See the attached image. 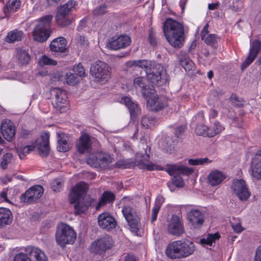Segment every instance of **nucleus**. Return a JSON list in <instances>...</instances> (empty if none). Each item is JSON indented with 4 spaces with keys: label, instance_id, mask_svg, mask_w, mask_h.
<instances>
[{
    "label": "nucleus",
    "instance_id": "6e6d98bb",
    "mask_svg": "<svg viewBox=\"0 0 261 261\" xmlns=\"http://www.w3.org/2000/svg\"><path fill=\"white\" fill-rule=\"evenodd\" d=\"M13 261H31V259L28 257L27 254L19 253L15 256Z\"/></svg>",
    "mask_w": 261,
    "mask_h": 261
},
{
    "label": "nucleus",
    "instance_id": "4468645a",
    "mask_svg": "<svg viewBox=\"0 0 261 261\" xmlns=\"http://www.w3.org/2000/svg\"><path fill=\"white\" fill-rule=\"evenodd\" d=\"M67 40L63 37L54 39L49 45L52 55L56 57H61L62 54L65 53L67 50Z\"/></svg>",
    "mask_w": 261,
    "mask_h": 261
},
{
    "label": "nucleus",
    "instance_id": "052dcab7",
    "mask_svg": "<svg viewBox=\"0 0 261 261\" xmlns=\"http://www.w3.org/2000/svg\"><path fill=\"white\" fill-rule=\"evenodd\" d=\"M186 125H180L176 127L175 129V135L177 137H179L182 135L186 129Z\"/></svg>",
    "mask_w": 261,
    "mask_h": 261
},
{
    "label": "nucleus",
    "instance_id": "338daca9",
    "mask_svg": "<svg viewBox=\"0 0 261 261\" xmlns=\"http://www.w3.org/2000/svg\"><path fill=\"white\" fill-rule=\"evenodd\" d=\"M164 198L162 196H158L155 199V204L154 206L161 208L162 204L164 202Z\"/></svg>",
    "mask_w": 261,
    "mask_h": 261
},
{
    "label": "nucleus",
    "instance_id": "a18cd8bd",
    "mask_svg": "<svg viewBox=\"0 0 261 261\" xmlns=\"http://www.w3.org/2000/svg\"><path fill=\"white\" fill-rule=\"evenodd\" d=\"M34 149V147L31 145H28L23 147H20L17 148V153L20 159H23V158L30 153Z\"/></svg>",
    "mask_w": 261,
    "mask_h": 261
},
{
    "label": "nucleus",
    "instance_id": "3c124183",
    "mask_svg": "<svg viewBox=\"0 0 261 261\" xmlns=\"http://www.w3.org/2000/svg\"><path fill=\"white\" fill-rule=\"evenodd\" d=\"M78 80L75 74L67 73L66 75V82L70 85H74L77 83Z\"/></svg>",
    "mask_w": 261,
    "mask_h": 261
},
{
    "label": "nucleus",
    "instance_id": "bf43d9fd",
    "mask_svg": "<svg viewBox=\"0 0 261 261\" xmlns=\"http://www.w3.org/2000/svg\"><path fill=\"white\" fill-rule=\"evenodd\" d=\"M78 43L83 47H87L89 45V42L84 36H80L77 38Z\"/></svg>",
    "mask_w": 261,
    "mask_h": 261
},
{
    "label": "nucleus",
    "instance_id": "4c0bfd02",
    "mask_svg": "<svg viewBox=\"0 0 261 261\" xmlns=\"http://www.w3.org/2000/svg\"><path fill=\"white\" fill-rule=\"evenodd\" d=\"M167 185L170 190L173 191L174 189H172L173 186L178 188H181L184 187L185 183L182 177L178 175L174 176L172 179V182H168Z\"/></svg>",
    "mask_w": 261,
    "mask_h": 261
},
{
    "label": "nucleus",
    "instance_id": "9b49d317",
    "mask_svg": "<svg viewBox=\"0 0 261 261\" xmlns=\"http://www.w3.org/2000/svg\"><path fill=\"white\" fill-rule=\"evenodd\" d=\"M113 244L112 238L108 236H105L92 242L90 245V250L92 252L101 255L107 250L110 249Z\"/></svg>",
    "mask_w": 261,
    "mask_h": 261
},
{
    "label": "nucleus",
    "instance_id": "e433bc0d",
    "mask_svg": "<svg viewBox=\"0 0 261 261\" xmlns=\"http://www.w3.org/2000/svg\"><path fill=\"white\" fill-rule=\"evenodd\" d=\"M208 137L212 138L222 132L224 129V127L221 125L220 122L215 121L213 127L211 128L208 127Z\"/></svg>",
    "mask_w": 261,
    "mask_h": 261
},
{
    "label": "nucleus",
    "instance_id": "79ce46f5",
    "mask_svg": "<svg viewBox=\"0 0 261 261\" xmlns=\"http://www.w3.org/2000/svg\"><path fill=\"white\" fill-rule=\"evenodd\" d=\"M220 235L218 233L214 234H208L206 239H202L200 240V242L202 244H206L212 246L213 243H215V240L219 239Z\"/></svg>",
    "mask_w": 261,
    "mask_h": 261
},
{
    "label": "nucleus",
    "instance_id": "cd10ccee",
    "mask_svg": "<svg viewBox=\"0 0 261 261\" xmlns=\"http://www.w3.org/2000/svg\"><path fill=\"white\" fill-rule=\"evenodd\" d=\"M225 178V175L222 172L215 170L209 174L207 179L210 185L214 187L220 184Z\"/></svg>",
    "mask_w": 261,
    "mask_h": 261
},
{
    "label": "nucleus",
    "instance_id": "2f4dec72",
    "mask_svg": "<svg viewBox=\"0 0 261 261\" xmlns=\"http://www.w3.org/2000/svg\"><path fill=\"white\" fill-rule=\"evenodd\" d=\"M21 1L20 0H9L4 8V12L6 15L17 11L20 8Z\"/></svg>",
    "mask_w": 261,
    "mask_h": 261
},
{
    "label": "nucleus",
    "instance_id": "37998d69",
    "mask_svg": "<svg viewBox=\"0 0 261 261\" xmlns=\"http://www.w3.org/2000/svg\"><path fill=\"white\" fill-rule=\"evenodd\" d=\"M38 64L40 66H44L45 65H53L55 66L57 64V62L54 60L44 55L42 56L38 60Z\"/></svg>",
    "mask_w": 261,
    "mask_h": 261
},
{
    "label": "nucleus",
    "instance_id": "69168bd1",
    "mask_svg": "<svg viewBox=\"0 0 261 261\" xmlns=\"http://www.w3.org/2000/svg\"><path fill=\"white\" fill-rule=\"evenodd\" d=\"M204 114L202 111H200L197 113V114L193 117V121L201 122L204 121Z\"/></svg>",
    "mask_w": 261,
    "mask_h": 261
},
{
    "label": "nucleus",
    "instance_id": "603ef678",
    "mask_svg": "<svg viewBox=\"0 0 261 261\" xmlns=\"http://www.w3.org/2000/svg\"><path fill=\"white\" fill-rule=\"evenodd\" d=\"M12 158V154L11 153H7L3 156L2 162L1 163V167L5 169L7 168L8 165L11 162Z\"/></svg>",
    "mask_w": 261,
    "mask_h": 261
},
{
    "label": "nucleus",
    "instance_id": "f8f14e48",
    "mask_svg": "<svg viewBox=\"0 0 261 261\" xmlns=\"http://www.w3.org/2000/svg\"><path fill=\"white\" fill-rule=\"evenodd\" d=\"M232 189L235 195L242 201H247L250 197L251 193L243 179L234 180Z\"/></svg>",
    "mask_w": 261,
    "mask_h": 261
},
{
    "label": "nucleus",
    "instance_id": "ea45409f",
    "mask_svg": "<svg viewBox=\"0 0 261 261\" xmlns=\"http://www.w3.org/2000/svg\"><path fill=\"white\" fill-rule=\"evenodd\" d=\"M58 135V145L57 148L59 151L66 152L69 149V145L67 141L61 137V135Z\"/></svg>",
    "mask_w": 261,
    "mask_h": 261
},
{
    "label": "nucleus",
    "instance_id": "2eb2a0df",
    "mask_svg": "<svg viewBox=\"0 0 261 261\" xmlns=\"http://www.w3.org/2000/svg\"><path fill=\"white\" fill-rule=\"evenodd\" d=\"M149 154L145 151V153H138L136 156V165L140 168L149 171L157 169L158 166L149 161Z\"/></svg>",
    "mask_w": 261,
    "mask_h": 261
},
{
    "label": "nucleus",
    "instance_id": "5fc2aeb1",
    "mask_svg": "<svg viewBox=\"0 0 261 261\" xmlns=\"http://www.w3.org/2000/svg\"><path fill=\"white\" fill-rule=\"evenodd\" d=\"M243 7V2L242 0H234L231 6L232 10L235 11H239L242 9Z\"/></svg>",
    "mask_w": 261,
    "mask_h": 261
},
{
    "label": "nucleus",
    "instance_id": "dca6fc26",
    "mask_svg": "<svg viewBox=\"0 0 261 261\" xmlns=\"http://www.w3.org/2000/svg\"><path fill=\"white\" fill-rule=\"evenodd\" d=\"M168 230L170 233L176 236H180L184 233V227L179 217L172 216L169 222Z\"/></svg>",
    "mask_w": 261,
    "mask_h": 261
},
{
    "label": "nucleus",
    "instance_id": "13d9d810",
    "mask_svg": "<svg viewBox=\"0 0 261 261\" xmlns=\"http://www.w3.org/2000/svg\"><path fill=\"white\" fill-rule=\"evenodd\" d=\"M134 85L136 88H140L142 89L143 86L145 85V84L143 83V77H137L134 79Z\"/></svg>",
    "mask_w": 261,
    "mask_h": 261
},
{
    "label": "nucleus",
    "instance_id": "f257e3e1",
    "mask_svg": "<svg viewBox=\"0 0 261 261\" xmlns=\"http://www.w3.org/2000/svg\"><path fill=\"white\" fill-rule=\"evenodd\" d=\"M131 63L133 66L144 69L148 81L153 85L163 86L169 82L167 70L161 64L146 60H135Z\"/></svg>",
    "mask_w": 261,
    "mask_h": 261
},
{
    "label": "nucleus",
    "instance_id": "4be33fe9",
    "mask_svg": "<svg viewBox=\"0 0 261 261\" xmlns=\"http://www.w3.org/2000/svg\"><path fill=\"white\" fill-rule=\"evenodd\" d=\"M252 175L255 179H261V149L252 158L251 162Z\"/></svg>",
    "mask_w": 261,
    "mask_h": 261
},
{
    "label": "nucleus",
    "instance_id": "49530a36",
    "mask_svg": "<svg viewBox=\"0 0 261 261\" xmlns=\"http://www.w3.org/2000/svg\"><path fill=\"white\" fill-rule=\"evenodd\" d=\"M212 162L211 160H210L207 158H199L196 159H189L188 163L191 165H203L204 164L210 163Z\"/></svg>",
    "mask_w": 261,
    "mask_h": 261
},
{
    "label": "nucleus",
    "instance_id": "de8ad7c7",
    "mask_svg": "<svg viewBox=\"0 0 261 261\" xmlns=\"http://www.w3.org/2000/svg\"><path fill=\"white\" fill-rule=\"evenodd\" d=\"M218 37L214 34H208L204 39V42L208 45L214 46L217 42Z\"/></svg>",
    "mask_w": 261,
    "mask_h": 261
},
{
    "label": "nucleus",
    "instance_id": "6e6552de",
    "mask_svg": "<svg viewBox=\"0 0 261 261\" xmlns=\"http://www.w3.org/2000/svg\"><path fill=\"white\" fill-rule=\"evenodd\" d=\"M86 161L87 164L91 167L105 168L112 163V158L109 153L97 152L90 154Z\"/></svg>",
    "mask_w": 261,
    "mask_h": 261
},
{
    "label": "nucleus",
    "instance_id": "f704fd0d",
    "mask_svg": "<svg viewBox=\"0 0 261 261\" xmlns=\"http://www.w3.org/2000/svg\"><path fill=\"white\" fill-rule=\"evenodd\" d=\"M55 19L58 25L61 27L68 26L71 23V19L67 15L57 13Z\"/></svg>",
    "mask_w": 261,
    "mask_h": 261
},
{
    "label": "nucleus",
    "instance_id": "f03ea898",
    "mask_svg": "<svg viewBox=\"0 0 261 261\" xmlns=\"http://www.w3.org/2000/svg\"><path fill=\"white\" fill-rule=\"evenodd\" d=\"M163 31L166 39L173 47L180 48L184 45V29L183 25L171 18L164 22Z\"/></svg>",
    "mask_w": 261,
    "mask_h": 261
},
{
    "label": "nucleus",
    "instance_id": "7c9ffc66",
    "mask_svg": "<svg viewBox=\"0 0 261 261\" xmlns=\"http://www.w3.org/2000/svg\"><path fill=\"white\" fill-rule=\"evenodd\" d=\"M121 102L124 103L127 107L132 117H135L136 115L139 112L138 105L132 101L130 97H124L121 98Z\"/></svg>",
    "mask_w": 261,
    "mask_h": 261
},
{
    "label": "nucleus",
    "instance_id": "c756f323",
    "mask_svg": "<svg viewBox=\"0 0 261 261\" xmlns=\"http://www.w3.org/2000/svg\"><path fill=\"white\" fill-rule=\"evenodd\" d=\"M115 199V196L113 193L110 191H105L102 194L96 208L97 210L107 203H113Z\"/></svg>",
    "mask_w": 261,
    "mask_h": 261
},
{
    "label": "nucleus",
    "instance_id": "774afa93",
    "mask_svg": "<svg viewBox=\"0 0 261 261\" xmlns=\"http://www.w3.org/2000/svg\"><path fill=\"white\" fill-rule=\"evenodd\" d=\"M254 261H261V246H258L256 249Z\"/></svg>",
    "mask_w": 261,
    "mask_h": 261
},
{
    "label": "nucleus",
    "instance_id": "bb28decb",
    "mask_svg": "<svg viewBox=\"0 0 261 261\" xmlns=\"http://www.w3.org/2000/svg\"><path fill=\"white\" fill-rule=\"evenodd\" d=\"M42 142L38 146V152L42 158L47 157L49 153V135L45 133L41 135Z\"/></svg>",
    "mask_w": 261,
    "mask_h": 261
},
{
    "label": "nucleus",
    "instance_id": "72a5a7b5",
    "mask_svg": "<svg viewBox=\"0 0 261 261\" xmlns=\"http://www.w3.org/2000/svg\"><path fill=\"white\" fill-rule=\"evenodd\" d=\"M17 58L19 63L21 65L28 64L31 60L29 53L22 49L17 50Z\"/></svg>",
    "mask_w": 261,
    "mask_h": 261
},
{
    "label": "nucleus",
    "instance_id": "ddd939ff",
    "mask_svg": "<svg viewBox=\"0 0 261 261\" xmlns=\"http://www.w3.org/2000/svg\"><path fill=\"white\" fill-rule=\"evenodd\" d=\"M43 193V188L40 185H35L28 189L20 197V200L25 203H32L40 198Z\"/></svg>",
    "mask_w": 261,
    "mask_h": 261
},
{
    "label": "nucleus",
    "instance_id": "f3484780",
    "mask_svg": "<svg viewBox=\"0 0 261 261\" xmlns=\"http://www.w3.org/2000/svg\"><path fill=\"white\" fill-rule=\"evenodd\" d=\"M1 132L4 138L8 141H12L15 137V127L9 119L3 120L1 125Z\"/></svg>",
    "mask_w": 261,
    "mask_h": 261
},
{
    "label": "nucleus",
    "instance_id": "4d7b16f0",
    "mask_svg": "<svg viewBox=\"0 0 261 261\" xmlns=\"http://www.w3.org/2000/svg\"><path fill=\"white\" fill-rule=\"evenodd\" d=\"M62 187V183L59 179H55L51 184V189L54 191H59Z\"/></svg>",
    "mask_w": 261,
    "mask_h": 261
},
{
    "label": "nucleus",
    "instance_id": "c03bdc74",
    "mask_svg": "<svg viewBox=\"0 0 261 261\" xmlns=\"http://www.w3.org/2000/svg\"><path fill=\"white\" fill-rule=\"evenodd\" d=\"M195 133L198 136L207 137L208 135V127L203 124L197 125L195 128Z\"/></svg>",
    "mask_w": 261,
    "mask_h": 261
},
{
    "label": "nucleus",
    "instance_id": "8fccbe9b",
    "mask_svg": "<svg viewBox=\"0 0 261 261\" xmlns=\"http://www.w3.org/2000/svg\"><path fill=\"white\" fill-rule=\"evenodd\" d=\"M230 100L232 105L235 107H241L244 105V101L236 94H232Z\"/></svg>",
    "mask_w": 261,
    "mask_h": 261
},
{
    "label": "nucleus",
    "instance_id": "412c9836",
    "mask_svg": "<svg viewBox=\"0 0 261 261\" xmlns=\"http://www.w3.org/2000/svg\"><path fill=\"white\" fill-rule=\"evenodd\" d=\"M187 219L194 227H200L204 222V214L197 209H193L187 213Z\"/></svg>",
    "mask_w": 261,
    "mask_h": 261
},
{
    "label": "nucleus",
    "instance_id": "9d476101",
    "mask_svg": "<svg viewBox=\"0 0 261 261\" xmlns=\"http://www.w3.org/2000/svg\"><path fill=\"white\" fill-rule=\"evenodd\" d=\"M123 215L127 222L131 231L137 232L140 227V218L135 210L129 205H125L122 209Z\"/></svg>",
    "mask_w": 261,
    "mask_h": 261
},
{
    "label": "nucleus",
    "instance_id": "a878e982",
    "mask_svg": "<svg viewBox=\"0 0 261 261\" xmlns=\"http://www.w3.org/2000/svg\"><path fill=\"white\" fill-rule=\"evenodd\" d=\"M147 105L154 111H159L167 106L164 98L159 97L158 95L153 96L152 97L147 99Z\"/></svg>",
    "mask_w": 261,
    "mask_h": 261
},
{
    "label": "nucleus",
    "instance_id": "c85d7f7f",
    "mask_svg": "<svg viewBox=\"0 0 261 261\" xmlns=\"http://www.w3.org/2000/svg\"><path fill=\"white\" fill-rule=\"evenodd\" d=\"M23 37V33L22 31L14 30L8 33L5 38V41L9 43H13L16 41H20Z\"/></svg>",
    "mask_w": 261,
    "mask_h": 261
},
{
    "label": "nucleus",
    "instance_id": "864d4df0",
    "mask_svg": "<svg viewBox=\"0 0 261 261\" xmlns=\"http://www.w3.org/2000/svg\"><path fill=\"white\" fill-rule=\"evenodd\" d=\"M255 58L256 57L254 56V55L249 53L248 57L246 58L241 65V69L244 70L245 68L248 67L254 60Z\"/></svg>",
    "mask_w": 261,
    "mask_h": 261
},
{
    "label": "nucleus",
    "instance_id": "473e14b6",
    "mask_svg": "<svg viewBox=\"0 0 261 261\" xmlns=\"http://www.w3.org/2000/svg\"><path fill=\"white\" fill-rule=\"evenodd\" d=\"M75 5V1L72 0L69 1L59 8L57 13L69 16L70 13L74 9Z\"/></svg>",
    "mask_w": 261,
    "mask_h": 261
},
{
    "label": "nucleus",
    "instance_id": "6ab92c4d",
    "mask_svg": "<svg viewBox=\"0 0 261 261\" xmlns=\"http://www.w3.org/2000/svg\"><path fill=\"white\" fill-rule=\"evenodd\" d=\"M165 170L171 176H178L181 174L184 175H189L193 172V169L182 165H169L165 168Z\"/></svg>",
    "mask_w": 261,
    "mask_h": 261
},
{
    "label": "nucleus",
    "instance_id": "680f3d73",
    "mask_svg": "<svg viewBox=\"0 0 261 261\" xmlns=\"http://www.w3.org/2000/svg\"><path fill=\"white\" fill-rule=\"evenodd\" d=\"M107 12V7L105 5L100 6L98 8L96 9L93 13L95 15H103Z\"/></svg>",
    "mask_w": 261,
    "mask_h": 261
},
{
    "label": "nucleus",
    "instance_id": "b1692460",
    "mask_svg": "<svg viewBox=\"0 0 261 261\" xmlns=\"http://www.w3.org/2000/svg\"><path fill=\"white\" fill-rule=\"evenodd\" d=\"M25 252L30 256L31 261H47L44 252L38 247H28Z\"/></svg>",
    "mask_w": 261,
    "mask_h": 261
},
{
    "label": "nucleus",
    "instance_id": "aec40b11",
    "mask_svg": "<svg viewBox=\"0 0 261 261\" xmlns=\"http://www.w3.org/2000/svg\"><path fill=\"white\" fill-rule=\"evenodd\" d=\"M130 43L131 39L129 36L121 35L116 39L113 38L109 43V47L112 50H118L127 47Z\"/></svg>",
    "mask_w": 261,
    "mask_h": 261
},
{
    "label": "nucleus",
    "instance_id": "20e7f679",
    "mask_svg": "<svg viewBox=\"0 0 261 261\" xmlns=\"http://www.w3.org/2000/svg\"><path fill=\"white\" fill-rule=\"evenodd\" d=\"M88 189V185L84 181L79 182L71 189L69 199L71 204H74V213L79 215L88 208V205L84 201L83 197Z\"/></svg>",
    "mask_w": 261,
    "mask_h": 261
},
{
    "label": "nucleus",
    "instance_id": "39448f33",
    "mask_svg": "<svg viewBox=\"0 0 261 261\" xmlns=\"http://www.w3.org/2000/svg\"><path fill=\"white\" fill-rule=\"evenodd\" d=\"M55 236L57 244L64 247L66 245L72 244L75 242L76 233L73 227L62 223L58 226Z\"/></svg>",
    "mask_w": 261,
    "mask_h": 261
},
{
    "label": "nucleus",
    "instance_id": "58836bf2",
    "mask_svg": "<svg viewBox=\"0 0 261 261\" xmlns=\"http://www.w3.org/2000/svg\"><path fill=\"white\" fill-rule=\"evenodd\" d=\"M141 93L143 96L145 98L148 97L150 98L152 97L153 96H156L157 95L153 87H150L149 86L146 85L141 89Z\"/></svg>",
    "mask_w": 261,
    "mask_h": 261
},
{
    "label": "nucleus",
    "instance_id": "0eeeda50",
    "mask_svg": "<svg viewBox=\"0 0 261 261\" xmlns=\"http://www.w3.org/2000/svg\"><path fill=\"white\" fill-rule=\"evenodd\" d=\"M90 73L98 82L107 81L110 78L111 68L107 63L98 61L91 65Z\"/></svg>",
    "mask_w": 261,
    "mask_h": 261
},
{
    "label": "nucleus",
    "instance_id": "7ed1b4c3",
    "mask_svg": "<svg viewBox=\"0 0 261 261\" xmlns=\"http://www.w3.org/2000/svg\"><path fill=\"white\" fill-rule=\"evenodd\" d=\"M196 250L193 242L188 239L174 241L166 249V255L171 259H179L193 254Z\"/></svg>",
    "mask_w": 261,
    "mask_h": 261
},
{
    "label": "nucleus",
    "instance_id": "5701e85b",
    "mask_svg": "<svg viewBox=\"0 0 261 261\" xmlns=\"http://www.w3.org/2000/svg\"><path fill=\"white\" fill-rule=\"evenodd\" d=\"M92 141L90 136L87 134H82L79 138L76 147L79 152L84 153L91 151Z\"/></svg>",
    "mask_w": 261,
    "mask_h": 261
},
{
    "label": "nucleus",
    "instance_id": "393cba45",
    "mask_svg": "<svg viewBox=\"0 0 261 261\" xmlns=\"http://www.w3.org/2000/svg\"><path fill=\"white\" fill-rule=\"evenodd\" d=\"M13 219L11 211L5 207H0V228L10 225Z\"/></svg>",
    "mask_w": 261,
    "mask_h": 261
},
{
    "label": "nucleus",
    "instance_id": "a19ab883",
    "mask_svg": "<svg viewBox=\"0 0 261 261\" xmlns=\"http://www.w3.org/2000/svg\"><path fill=\"white\" fill-rule=\"evenodd\" d=\"M261 49V42L258 40H254L251 42L249 53L256 57Z\"/></svg>",
    "mask_w": 261,
    "mask_h": 261
},
{
    "label": "nucleus",
    "instance_id": "a211bd4d",
    "mask_svg": "<svg viewBox=\"0 0 261 261\" xmlns=\"http://www.w3.org/2000/svg\"><path fill=\"white\" fill-rule=\"evenodd\" d=\"M98 222L101 228L107 230L113 229L116 225L115 219L108 213L100 214L98 217Z\"/></svg>",
    "mask_w": 261,
    "mask_h": 261
},
{
    "label": "nucleus",
    "instance_id": "423d86ee",
    "mask_svg": "<svg viewBox=\"0 0 261 261\" xmlns=\"http://www.w3.org/2000/svg\"><path fill=\"white\" fill-rule=\"evenodd\" d=\"M53 18V15H47L39 19L38 24L33 32L34 40L43 42L48 38L51 33L50 24Z\"/></svg>",
    "mask_w": 261,
    "mask_h": 261
},
{
    "label": "nucleus",
    "instance_id": "e2e57ef3",
    "mask_svg": "<svg viewBox=\"0 0 261 261\" xmlns=\"http://www.w3.org/2000/svg\"><path fill=\"white\" fill-rule=\"evenodd\" d=\"M161 208H159L158 207L153 206L152 210V214H151V223H153L154 221H155L156 220L158 214Z\"/></svg>",
    "mask_w": 261,
    "mask_h": 261
},
{
    "label": "nucleus",
    "instance_id": "09e8293b",
    "mask_svg": "<svg viewBox=\"0 0 261 261\" xmlns=\"http://www.w3.org/2000/svg\"><path fill=\"white\" fill-rule=\"evenodd\" d=\"M180 64L186 71L191 70L194 65V63L188 58L181 59L180 60Z\"/></svg>",
    "mask_w": 261,
    "mask_h": 261
},
{
    "label": "nucleus",
    "instance_id": "1a4fd4ad",
    "mask_svg": "<svg viewBox=\"0 0 261 261\" xmlns=\"http://www.w3.org/2000/svg\"><path fill=\"white\" fill-rule=\"evenodd\" d=\"M51 94L55 96L52 101L54 107L60 113L66 112L68 110V102L66 92L55 88L51 90Z\"/></svg>",
    "mask_w": 261,
    "mask_h": 261
},
{
    "label": "nucleus",
    "instance_id": "c9c22d12",
    "mask_svg": "<svg viewBox=\"0 0 261 261\" xmlns=\"http://www.w3.org/2000/svg\"><path fill=\"white\" fill-rule=\"evenodd\" d=\"M158 123L156 118L152 116H144L143 117L141 120V124L144 128H148L154 126Z\"/></svg>",
    "mask_w": 261,
    "mask_h": 261
},
{
    "label": "nucleus",
    "instance_id": "0e129e2a",
    "mask_svg": "<svg viewBox=\"0 0 261 261\" xmlns=\"http://www.w3.org/2000/svg\"><path fill=\"white\" fill-rule=\"evenodd\" d=\"M161 208H159L158 207L153 206L152 210V214H151V223H153L154 221H155L156 220L158 214Z\"/></svg>",
    "mask_w": 261,
    "mask_h": 261
}]
</instances>
